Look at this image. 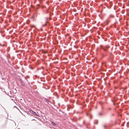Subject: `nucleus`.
<instances>
[{
    "label": "nucleus",
    "mask_w": 129,
    "mask_h": 129,
    "mask_svg": "<svg viewBox=\"0 0 129 129\" xmlns=\"http://www.w3.org/2000/svg\"><path fill=\"white\" fill-rule=\"evenodd\" d=\"M20 82L21 83V85H24L23 81L22 80H20Z\"/></svg>",
    "instance_id": "nucleus-2"
},
{
    "label": "nucleus",
    "mask_w": 129,
    "mask_h": 129,
    "mask_svg": "<svg viewBox=\"0 0 129 129\" xmlns=\"http://www.w3.org/2000/svg\"><path fill=\"white\" fill-rule=\"evenodd\" d=\"M51 123L52 124H53L54 125H56L55 123L54 122H51Z\"/></svg>",
    "instance_id": "nucleus-3"
},
{
    "label": "nucleus",
    "mask_w": 129,
    "mask_h": 129,
    "mask_svg": "<svg viewBox=\"0 0 129 129\" xmlns=\"http://www.w3.org/2000/svg\"><path fill=\"white\" fill-rule=\"evenodd\" d=\"M30 113L32 114H33L35 115L36 116H38V114L35 112L34 111L32 110H30Z\"/></svg>",
    "instance_id": "nucleus-1"
}]
</instances>
